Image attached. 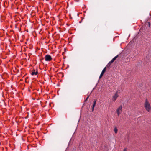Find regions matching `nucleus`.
Masks as SVG:
<instances>
[{"label": "nucleus", "mask_w": 151, "mask_h": 151, "mask_svg": "<svg viewBox=\"0 0 151 151\" xmlns=\"http://www.w3.org/2000/svg\"><path fill=\"white\" fill-rule=\"evenodd\" d=\"M118 115L119 116L120 114L122 112V106H121L117 109L116 110Z\"/></svg>", "instance_id": "4"}, {"label": "nucleus", "mask_w": 151, "mask_h": 151, "mask_svg": "<svg viewBox=\"0 0 151 151\" xmlns=\"http://www.w3.org/2000/svg\"><path fill=\"white\" fill-rule=\"evenodd\" d=\"M96 100H95L93 102V106L92 107V111H93V110L94 109V108L96 105Z\"/></svg>", "instance_id": "8"}, {"label": "nucleus", "mask_w": 151, "mask_h": 151, "mask_svg": "<svg viewBox=\"0 0 151 151\" xmlns=\"http://www.w3.org/2000/svg\"><path fill=\"white\" fill-rule=\"evenodd\" d=\"M35 70H32V72L31 73L32 75H36L37 74V73H38L37 71V70L35 72Z\"/></svg>", "instance_id": "7"}, {"label": "nucleus", "mask_w": 151, "mask_h": 151, "mask_svg": "<svg viewBox=\"0 0 151 151\" xmlns=\"http://www.w3.org/2000/svg\"><path fill=\"white\" fill-rule=\"evenodd\" d=\"M89 96H88L87 98H86V99H85V101H86L88 99V98H89Z\"/></svg>", "instance_id": "10"}, {"label": "nucleus", "mask_w": 151, "mask_h": 151, "mask_svg": "<svg viewBox=\"0 0 151 151\" xmlns=\"http://www.w3.org/2000/svg\"><path fill=\"white\" fill-rule=\"evenodd\" d=\"M106 67H105L103 70L100 75V76L99 77V79H100L103 76L105 72V71H106Z\"/></svg>", "instance_id": "6"}, {"label": "nucleus", "mask_w": 151, "mask_h": 151, "mask_svg": "<svg viewBox=\"0 0 151 151\" xmlns=\"http://www.w3.org/2000/svg\"><path fill=\"white\" fill-rule=\"evenodd\" d=\"M144 107L147 111L148 112H150L151 110L150 105L147 99H146L145 100V102L144 104Z\"/></svg>", "instance_id": "1"}, {"label": "nucleus", "mask_w": 151, "mask_h": 151, "mask_svg": "<svg viewBox=\"0 0 151 151\" xmlns=\"http://www.w3.org/2000/svg\"><path fill=\"white\" fill-rule=\"evenodd\" d=\"M45 61H50L52 59L51 56L49 55H46L45 56Z\"/></svg>", "instance_id": "3"}, {"label": "nucleus", "mask_w": 151, "mask_h": 151, "mask_svg": "<svg viewBox=\"0 0 151 151\" xmlns=\"http://www.w3.org/2000/svg\"><path fill=\"white\" fill-rule=\"evenodd\" d=\"M123 151H127L126 149V148L124 149L123 150Z\"/></svg>", "instance_id": "11"}, {"label": "nucleus", "mask_w": 151, "mask_h": 151, "mask_svg": "<svg viewBox=\"0 0 151 151\" xmlns=\"http://www.w3.org/2000/svg\"><path fill=\"white\" fill-rule=\"evenodd\" d=\"M118 96H119L118 94V91H116L115 94V95L112 97V100L114 101H115L116 100L117 98L118 97Z\"/></svg>", "instance_id": "5"}, {"label": "nucleus", "mask_w": 151, "mask_h": 151, "mask_svg": "<svg viewBox=\"0 0 151 151\" xmlns=\"http://www.w3.org/2000/svg\"><path fill=\"white\" fill-rule=\"evenodd\" d=\"M118 55H117V56L114 57L112 59V60L108 63V64H107V65H106V67L107 68H109V67L111 65V64L118 57Z\"/></svg>", "instance_id": "2"}, {"label": "nucleus", "mask_w": 151, "mask_h": 151, "mask_svg": "<svg viewBox=\"0 0 151 151\" xmlns=\"http://www.w3.org/2000/svg\"><path fill=\"white\" fill-rule=\"evenodd\" d=\"M115 133L116 134L117 132L118 129L116 127H115L114 129Z\"/></svg>", "instance_id": "9"}]
</instances>
